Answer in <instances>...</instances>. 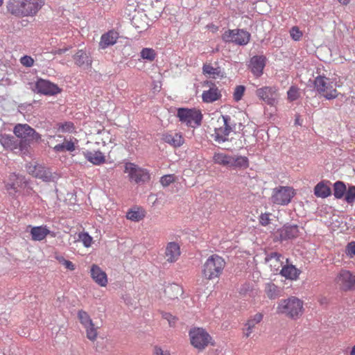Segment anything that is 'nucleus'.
Returning a JSON list of instances; mask_svg holds the SVG:
<instances>
[{"label":"nucleus","instance_id":"412c9836","mask_svg":"<svg viewBox=\"0 0 355 355\" xmlns=\"http://www.w3.org/2000/svg\"><path fill=\"white\" fill-rule=\"evenodd\" d=\"M281 241L297 238L299 236V229L297 225H284L278 230Z\"/></svg>","mask_w":355,"mask_h":355},{"label":"nucleus","instance_id":"6e6552de","mask_svg":"<svg viewBox=\"0 0 355 355\" xmlns=\"http://www.w3.org/2000/svg\"><path fill=\"white\" fill-rule=\"evenodd\" d=\"M314 87L319 94L328 100L336 98L338 96V92L333 82L325 76H317L314 80Z\"/></svg>","mask_w":355,"mask_h":355},{"label":"nucleus","instance_id":"c9c22d12","mask_svg":"<svg viewBox=\"0 0 355 355\" xmlns=\"http://www.w3.org/2000/svg\"><path fill=\"white\" fill-rule=\"evenodd\" d=\"M8 10L15 15H21L22 8L21 7V1L15 0H10L7 4Z\"/></svg>","mask_w":355,"mask_h":355},{"label":"nucleus","instance_id":"9b49d317","mask_svg":"<svg viewBox=\"0 0 355 355\" xmlns=\"http://www.w3.org/2000/svg\"><path fill=\"white\" fill-rule=\"evenodd\" d=\"M335 283L342 291L355 290V274L350 270L342 269L335 277Z\"/></svg>","mask_w":355,"mask_h":355},{"label":"nucleus","instance_id":"20e7f679","mask_svg":"<svg viewBox=\"0 0 355 355\" xmlns=\"http://www.w3.org/2000/svg\"><path fill=\"white\" fill-rule=\"evenodd\" d=\"M5 188L11 195H15L21 189H26V193L30 194L33 191L29 184V181L26 176L21 174L10 173L4 180Z\"/></svg>","mask_w":355,"mask_h":355},{"label":"nucleus","instance_id":"2eb2a0df","mask_svg":"<svg viewBox=\"0 0 355 355\" xmlns=\"http://www.w3.org/2000/svg\"><path fill=\"white\" fill-rule=\"evenodd\" d=\"M278 89L276 87L265 86L256 90L255 94L259 99L269 105H274L278 98Z\"/></svg>","mask_w":355,"mask_h":355},{"label":"nucleus","instance_id":"4be33fe9","mask_svg":"<svg viewBox=\"0 0 355 355\" xmlns=\"http://www.w3.org/2000/svg\"><path fill=\"white\" fill-rule=\"evenodd\" d=\"M90 275L95 282L100 286H106L107 284V277L100 267L93 265L90 269Z\"/></svg>","mask_w":355,"mask_h":355},{"label":"nucleus","instance_id":"603ef678","mask_svg":"<svg viewBox=\"0 0 355 355\" xmlns=\"http://www.w3.org/2000/svg\"><path fill=\"white\" fill-rule=\"evenodd\" d=\"M345 253L350 258L355 257V241H352L347 245Z\"/></svg>","mask_w":355,"mask_h":355},{"label":"nucleus","instance_id":"7c9ffc66","mask_svg":"<svg viewBox=\"0 0 355 355\" xmlns=\"http://www.w3.org/2000/svg\"><path fill=\"white\" fill-rule=\"evenodd\" d=\"M330 182L329 181H321L318 183L314 187V194L318 198H325L329 196L331 193V190L329 187Z\"/></svg>","mask_w":355,"mask_h":355},{"label":"nucleus","instance_id":"cd10ccee","mask_svg":"<svg viewBox=\"0 0 355 355\" xmlns=\"http://www.w3.org/2000/svg\"><path fill=\"white\" fill-rule=\"evenodd\" d=\"M146 214V211L144 208L135 206L128 210L125 217L128 220L131 221L139 222L145 218Z\"/></svg>","mask_w":355,"mask_h":355},{"label":"nucleus","instance_id":"b1692460","mask_svg":"<svg viewBox=\"0 0 355 355\" xmlns=\"http://www.w3.org/2000/svg\"><path fill=\"white\" fill-rule=\"evenodd\" d=\"M119 38V33L114 31H109L107 33L102 35L99 46L101 49H106L110 46L114 45Z\"/></svg>","mask_w":355,"mask_h":355},{"label":"nucleus","instance_id":"aec40b11","mask_svg":"<svg viewBox=\"0 0 355 355\" xmlns=\"http://www.w3.org/2000/svg\"><path fill=\"white\" fill-rule=\"evenodd\" d=\"M266 58L263 55H254L250 59V66L252 73L259 77L266 66Z\"/></svg>","mask_w":355,"mask_h":355},{"label":"nucleus","instance_id":"13d9d810","mask_svg":"<svg viewBox=\"0 0 355 355\" xmlns=\"http://www.w3.org/2000/svg\"><path fill=\"white\" fill-rule=\"evenodd\" d=\"M79 239L85 247H89V234L87 233L79 234Z\"/></svg>","mask_w":355,"mask_h":355},{"label":"nucleus","instance_id":"f3484780","mask_svg":"<svg viewBox=\"0 0 355 355\" xmlns=\"http://www.w3.org/2000/svg\"><path fill=\"white\" fill-rule=\"evenodd\" d=\"M44 4V0H23L21 1L22 8L21 15L33 16Z\"/></svg>","mask_w":355,"mask_h":355},{"label":"nucleus","instance_id":"58836bf2","mask_svg":"<svg viewBox=\"0 0 355 355\" xmlns=\"http://www.w3.org/2000/svg\"><path fill=\"white\" fill-rule=\"evenodd\" d=\"M78 316L80 323L85 327L86 329L87 337L89 338V315L85 311H79Z\"/></svg>","mask_w":355,"mask_h":355},{"label":"nucleus","instance_id":"e433bc0d","mask_svg":"<svg viewBox=\"0 0 355 355\" xmlns=\"http://www.w3.org/2000/svg\"><path fill=\"white\" fill-rule=\"evenodd\" d=\"M75 149L74 144L71 141H65V142L58 144L54 147L55 153H64L66 151H73Z\"/></svg>","mask_w":355,"mask_h":355},{"label":"nucleus","instance_id":"423d86ee","mask_svg":"<svg viewBox=\"0 0 355 355\" xmlns=\"http://www.w3.org/2000/svg\"><path fill=\"white\" fill-rule=\"evenodd\" d=\"M295 194V190L292 187L279 186L272 189L270 201L275 205L285 206L291 202Z\"/></svg>","mask_w":355,"mask_h":355},{"label":"nucleus","instance_id":"c03bdc74","mask_svg":"<svg viewBox=\"0 0 355 355\" xmlns=\"http://www.w3.org/2000/svg\"><path fill=\"white\" fill-rule=\"evenodd\" d=\"M288 99L290 101H296L299 96L298 88L295 86H291L287 92Z\"/></svg>","mask_w":355,"mask_h":355},{"label":"nucleus","instance_id":"4d7b16f0","mask_svg":"<svg viewBox=\"0 0 355 355\" xmlns=\"http://www.w3.org/2000/svg\"><path fill=\"white\" fill-rule=\"evenodd\" d=\"M98 336L97 329L94 328L92 321L90 320V340H94Z\"/></svg>","mask_w":355,"mask_h":355},{"label":"nucleus","instance_id":"a18cd8bd","mask_svg":"<svg viewBox=\"0 0 355 355\" xmlns=\"http://www.w3.org/2000/svg\"><path fill=\"white\" fill-rule=\"evenodd\" d=\"M236 31L234 30H227L226 31L222 36V39L225 42H233L235 37Z\"/></svg>","mask_w":355,"mask_h":355},{"label":"nucleus","instance_id":"2f4dec72","mask_svg":"<svg viewBox=\"0 0 355 355\" xmlns=\"http://www.w3.org/2000/svg\"><path fill=\"white\" fill-rule=\"evenodd\" d=\"M279 271L282 276L292 281L297 280L300 274V270L293 265L283 266Z\"/></svg>","mask_w":355,"mask_h":355},{"label":"nucleus","instance_id":"8fccbe9b","mask_svg":"<svg viewBox=\"0 0 355 355\" xmlns=\"http://www.w3.org/2000/svg\"><path fill=\"white\" fill-rule=\"evenodd\" d=\"M291 37L295 41H299L302 36V32L297 26H293L290 31Z\"/></svg>","mask_w":355,"mask_h":355},{"label":"nucleus","instance_id":"0e129e2a","mask_svg":"<svg viewBox=\"0 0 355 355\" xmlns=\"http://www.w3.org/2000/svg\"><path fill=\"white\" fill-rule=\"evenodd\" d=\"M350 355H355V345L352 347L350 352Z\"/></svg>","mask_w":355,"mask_h":355},{"label":"nucleus","instance_id":"052dcab7","mask_svg":"<svg viewBox=\"0 0 355 355\" xmlns=\"http://www.w3.org/2000/svg\"><path fill=\"white\" fill-rule=\"evenodd\" d=\"M95 154L94 155H104L105 153L102 152L100 149L94 150Z\"/></svg>","mask_w":355,"mask_h":355},{"label":"nucleus","instance_id":"a19ab883","mask_svg":"<svg viewBox=\"0 0 355 355\" xmlns=\"http://www.w3.org/2000/svg\"><path fill=\"white\" fill-rule=\"evenodd\" d=\"M345 200L349 205H352L355 202V186H350L346 190Z\"/></svg>","mask_w":355,"mask_h":355},{"label":"nucleus","instance_id":"c756f323","mask_svg":"<svg viewBox=\"0 0 355 355\" xmlns=\"http://www.w3.org/2000/svg\"><path fill=\"white\" fill-rule=\"evenodd\" d=\"M164 297L167 299L173 300L182 295L183 291L182 287L177 284H171L165 286L164 290Z\"/></svg>","mask_w":355,"mask_h":355},{"label":"nucleus","instance_id":"dca6fc26","mask_svg":"<svg viewBox=\"0 0 355 355\" xmlns=\"http://www.w3.org/2000/svg\"><path fill=\"white\" fill-rule=\"evenodd\" d=\"M34 90L47 96L55 95L61 92L57 85L42 78L38 79L35 83Z\"/></svg>","mask_w":355,"mask_h":355},{"label":"nucleus","instance_id":"5fc2aeb1","mask_svg":"<svg viewBox=\"0 0 355 355\" xmlns=\"http://www.w3.org/2000/svg\"><path fill=\"white\" fill-rule=\"evenodd\" d=\"M58 260L60 263H62L66 268L70 270H73L75 269L74 265L71 261L65 260L63 257L58 258Z\"/></svg>","mask_w":355,"mask_h":355},{"label":"nucleus","instance_id":"7ed1b4c3","mask_svg":"<svg viewBox=\"0 0 355 355\" xmlns=\"http://www.w3.org/2000/svg\"><path fill=\"white\" fill-rule=\"evenodd\" d=\"M13 133L21 141L24 149H28L31 145L41 139L40 135L28 124L17 123L13 129Z\"/></svg>","mask_w":355,"mask_h":355},{"label":"nucleus","instance_id":"79ce46f5","mask_svg":"<svg viewBox=\"0 0 355 355\" xmlns=\"http://www.w3.org/2000/svg\"><path fill=\"white\" fill-rule=\"evenodd\" d=\"M87 58L86 53L83 50L78 51L74 55L75 62L79 66L84 64L87 61Z\"/></svg>","mask_w":355,"mask_h":355},{"label":"nucleus","instance_id":"1a4fd4ad","mask_svg":"<svg viewBox=\"0 0 355 355\" xmlns=\"http://www.w3.org/2000/svg\"><path fill=\"white\" fill-rule=\"evenodd\" d=\"M191 344L198 350H202L211 343L212 338L208 332L200 327H194L189 332Z\"/></svg>","mask_w":355,"mask_h":355},{"label":"nucleus","instance_id":"4468645a","mask_svg":"<svg viewBox=\"0 0 355 355\" xmlns=\"http://www.w3.org/2000/svg\"><path fill=\"white\" fill-rule=\"evenodd\" d=\"M0 143L6 150H10L15 154L20 153L25 154L28 152L27 149H24L21 141L13 136L7 135H1Z\"/></svg>","mask_w":355,"mask_h":355},{"label":"nucleus","instance_id":"37998d69","mask_svg":"<svg viewBox=\"0 0 355 355\" xmlns=\"http://www.w3.org/2000/svg\"><path fill=\"white\" fill-rule=\"evenodd\" d=\"M176 180H177V178L174 174H168V175H163L160 178L159 182L163 187H166L169 186L171 184L175 182L176 181Z\"/></svg>","mask_w":355,"mask_h":355},{"label":"nucleus","instance_id":"864d4df0","mask_svg":"<svg viewBox=\"0 0 355 355\" xmlns=\"http://www.w3.org/2000/svg\"><path fill=\"white\" fill-rule=\"evenodd\" d=\"M20 62L22 65H24L25 67H32L34 64V60L31 56H28V55L23 56L21 58Z\"/></svg>","mask_w":355,"mask_h":355},{"label":"nucleus","instance_id":"e2e57ef3","mask_svg":"<svg viewBox=\"0 0 355 355\" xmlns=\"http://www.w3.org/2000/svg\"><path fill=\"white\" fill-rule=\"evenodd\" d=\"M66 49H58L56 53H58V54H62L64 52H65Z\"/></svg>","mask_w":355,"mask_h":355},{"label":"nucleus","instance_id":"ea45409f","mask_svg":"<svg viewBox=\"0 0 355 355\" xmlns=\"http://www.w3.org/2000/svg\"><path fill=\"white\" fill-rule=\"evenodd\" d=\"M141 57L149 61H153L156 56V53L154 49L150 48H144L141 53Z\"/></svg>","mask_w":355,"mask_h":355},{"label":"nucleus","instance_id":"bf43d9fd","mask_svg":"<svg viewBox=\"0 0 355 355\" xmlns=\"http://www.w3.org/2000/svg\"><path fill=\"white\" fill-rule=\"evenodd\" d=\"M295 124L302 125V120L300 119V114L295 115Z\"/></svg>","mask_w":355,"mask_h":355},{"label":"nucleus","instance_id":"f257e3e1","mask_svg":"<svg viewBox=\"0 0 355 355\" xmlns=\"http://www.w3.org/2000/svg\"><path fill=\"white\" fill-rule=\"evenodd\" d=\"M226 266L225 259L218 254L209 256L202 266V276L208 281L218 279L223 273Z\"/></svg>","mask_w":355,"mask_h":355},{"label":"nucleus","instance_id":"f8f14e48","mask_svg":"<svg viewBox=\"0 0 355 355\" xmlns=\"http://www.w3.org/2000/svg\"><path fill=\"white\" fill-rule=\"evenodd\" d=\"M223 125L215 129V140L218 142L225 141L227 136L235 129L236 123L229 115H222Z\"/></svg>","mask_w":355,"mask_h":355},{"label":"nucleus","instance_id":"ddd939ff","mask_svg":"<svg viewBox=\"0 0 355 355\" xmlns=\"http://www.w3.org/2000/svg\"><path fill=\"white\" fill-rule=\"evenodd\" d=\"M214 162L225 166L227 168H243L248 166L247 157H214Z\"/></svg>","mask_w":355,"mask_h":355},{"label":"nucleus","instance_id":"3c124183","mask_svg":"<svg viewBox=\"0 0 355 355\" xmlns=\"http://www.w3.org/2000/svg\"><path fill=\"white\" fill-rule=\"evenodd\" d=\"M58 131L62 132H71L73 130V123L72 122H65L64 123H59Z\"/></svg>","mask_w":355,"mask_h":355},{"label":"nucleus","instance_id":"338daca9","mask_svg":"<svg viewBox=\"0 0 355 355\" xmlns=\"http://www.w3.org/2000/svg\"><path fill=\"white\" fill-rule=\"evenodd\" d=\"M3 3V0H0V6L2 5Z\"/></svg>","mask_w":355,"mask_h":355},{"label":"nucleus","instance_id":"473e14b6","mask_svg":"<svg viewBox=\"0 0 355 355\" xmlns=\"http://www.w3.org/2000/svg\"><path fill=\"white\" fill-rule=\"evenodd\" d=\"M264 292L270 300H275L282 295V289L272 282L265 284Z\"/></svg>","mask_w":355,"mask_h":355},{"label":"nucleus","instance_id":"de8ad7c7","mask_svg":"<svg viewBox=\"0 0 355 355\" xmlns=\"http://www.w3.org/2000/svg\"><path fill=\"white\" fill-rule=\"evenodd\" d=\"M271 216V214L269 212H265L261 214V215L259 216V222L260 225L262 226H267L270 223V216Z\"/></svg>","mask_w":355,"mask_h":355},{"label":"nucleus","instance_id":"72a5a7b5","mask_svg":"<svg viewBox=\"0 0 355 355\" xmlns=\"http://www.w3.org/2000/svg\"><path fill=\"white\" fill-rule=\"evenodd\" d=\"M236 31L234 43L241 46L247 44L250 41V34L243 29H236Z\"/></svg>","mask_w":355,"mask_h":355},{"label":"nucleus","instance_id":"c85d7f7f","mask_svg":"<svg viewBox=\"0 0 355 355\" xmlns=\"http://www.w3.org/2000/svg\"><path fill=\"white\" fill-rule=\"evenodd\" d=\"M263 314L261 313H257L254 315H252L247 321L245 324L246 328L245 329L244 334L245 337L248 338L253 332L256 325L261 322L263 320Z\"/></svg>","mask_w":355,"mask_h":355},{"label":"nucleus","instance_id":"f03ea898","mask_svg":"<svg viewBox=\"0 0 355 355\" xmlns=\"http://www.w3.org/2000/svg\"><path fill=\"white\" fill-rule=\"evenodd\" d=\"M303 312V301L295 296L280 300L277 306V313L284 314L291 319L300 318Z\"/></svg>","mask_w":355,"mask_h":355},{"label":"nucleus","instance_id":"69168bd1","mask_svg":"<svg viewBox=\"0 0 355 355\" xmlns=\"http://www.w3.org/2000/svg\"><path fill=\"white\" fill-rule=\"evenodd\" d=\"M89 240H90V244H91L92 243V236H90Z\"/></svg>","mask_w":355,"mask_h":355},{"label":"nucleus","instance_id":"6e6d98bb","mask_svg":"<svg viewBox=\"0 0 355 355\" xmlns=\"http://www.w3.org/2000/svg\"><path fill=\"white\" fill-rule=\"evenodd\" d=\"M105 158V157H90V162L99 165L106 162Z\"/></svg>","mask_w":355,"mask_h":355},{"label":"nucleus","instance_id":"774afa93","mask_svg":"<svg viewBox=\"0 0 355 355\" xmlns=\"http://www.w3.org/2000/svg\"><path fill=\"white\" fill-rule=\"evenodd\" d=\"M101 132V130H97V134H99Z\"/></svg>","mask_w":355,"mask_h":355},{"label":"nucleus","instance_id":"5701e85b","mask_svg":"<svg viewBox=\"0 0 355 355\" xmlns=\"http://www.w3.org/2000/svg\"><path fill=\"white\" fill-rule=\"evenodd\" d=\"M211 85L209 90L204 91L202 94L203 102L207 103H213L221 98L220 92L218 87L212 83L210 82Z\"/></svg>","mask_w":355,"mask_h":355},{"label":"nucleus","instance_id":"a878e982","mask_svg":"<svg viewBox=\"0 0 355 355\" xmlns=\"http://www.w3.org/2000/svg\"><path fill=\"white\" fill-rule=\"evenodd\" d=\"M132 24L139 31L142 32L148 27V18L144 12H137L132 18Z\"/></svg>","mask_w":355,"mask_h":355},{"label":"nucleus","instance_id":"393cba45","mask_svg":"<svg viewBox=\"0 0 355 355\" xmlns=\"http://www.w3.org/2000/svg\"><path fill=\"white\" fill-rule=\"evenodd\" d=\"M28 227H31L30 234L31 239L34 241H41L45 239L50 233V230L46 226Z\"/></svg>","mask_w":355,"mask_h":355},{"label":"nucleus","instance_id":"0eeeda50","mask_svg":"<svg viewBox=\"0 0 355 355\" xmlns=\"http://www.w3.org/2000/svg\"><path fill=\"white\" fill-rule=\"evenodd\" d=\"M177 116L182 123L194 128L200 125L202 119L201 112L195 108H179Z\"/></svg>","mask_w":355,"mask_h":355},{"label":"nucleus","instance_id":"49530a36","mask_svg":"<svg viewBox=\"0 0 355 355\" xmlns=\"http://www.w3.org/2000/svg\"><path fill=\"white\" fill-rule=\"evenodd\" d=\"M245 90V88L244 86H243V85L236 86L234 89V99L236 101H239L242 98V97L244 94Z\"/></svg>","mask_w":355,"mask_h":355},{"label":"nucleus","instance_id":"a211bd4d","mask_svg":"<svg viewBox=\"0 0 355 355\" xmlns=\"http://www.w3.org/2000/svg\"><path fill=\"white\" fill-rule=\"evenodd\" d=\"M181 254L180 247L178 243L169 242L167 243L164 252V258L168 263L178 261Z\"/></svg>","mask_w":355,"mask_h":355},{"label":"nucleus","instance_id":"4c0bfd02","mask_svg":"<svg viewBox=\"0 0 355 355\" xmlns=\"http://www.w3.org/2000/svg\"><path fill=\"white\" fill-rule=\"evenodd\" d=\"M203 73L209 76H223L220 67L214 68L211 64H205L202 67Z\"/></svg>","mask_w":355,"mask_h":355},{"label":"nucleus","instance_id":"bb28decb","mask_svg":"<svg viewBox=\"0 0 355 355\" xmlns=\"http://www.w3.org/2000/svg\"><path fill=\"white\" fill-rule=\"evenodd\" d=\"M162 139L167 144L173 147H179L184 143V138L178 132H166L163 134Z\"/></svg>","mask_w":355,"mask_h":355},{"label":"nucleus","instance_id":"6ab92c4d","mask_svg":"<svg viewBox=\"0 0 355 355\" xmlns=\"http://www.w3.org/2000/svg\"><path fill=\"white\" fill-rule=\"evenodd\" d=\"M284 259V257L281 254L272 252L266 257L265 261L272 272H277L283 267Z\"/></svg>","mask_w":355,"mask_h":355},{"label":"nucleus","instance_id":"39448f33","mask_svg":"<svg viewBox=\"0 0 355 355\" xmlns=\"http://www.w3.org/2000/svg\"><path fill=\"white\" fill-rule=\"evenodd\" d=\"M24 167L28 175L43 182H49L57 178L55 173H52L48 167L37 161L32 160L27 162Z\"/></svg>","mask_w":355,"mask_h":355},{"label":"nucleus","instance_id":"9d476101","mask_svg":"<svg viewBox=\"0 0 355 355\" xmlns=\"http://www.w3.org/2000/svg\"><path fill=\"white\" fill-rule=\"evenodd\" d=\"M124 173L128 174L130 182L136 184H143L148 182L150 178V175L146 169L139 167L132 163L125 164Z\"/></svg>","mask_w":355,"mask_h":355},{"label":"nucleus","instance_id":"f704fd0d","mask_svg":"<svg viewBox=\"0 0 355 355\" xmlns=\"http://www.w3.org/2000/svg\"><path fill=\"white\" fill-rule=\"evenodd\" d=\"M347 188L344 182L337 181L334 184V196L337 199L344 197Z\"/></svg>","mask_w":355,"mask_h":355},{"label":"nucleus","instance_id":"09e8293b","mask_svg":"<svg viewBox=\"0 0 355 355\" xmlns=\"http://www.w3.org/2000/svg\"><path fill=\"white\" fill-rule=\"evenodd\" d=\"M162 318L167 320L170 327H174L178 318L172 315L170 313L162 312Z\"/></svg>","mask_w":355,"mask_h":355},{"label":"nucleus","instance_id":"680f3d73","mask_svg":"<svg viewBox=\"0 0 355 355\" xmlns=\"http://www.w3.org/2000/svg\"><path fill=\"white\" fill-rule=\"evenodd\" d=\"M343 5H347L349 3L351 0H338Z\"/></svg>","mask_w":355,"mask_h":355}]
</instances>
